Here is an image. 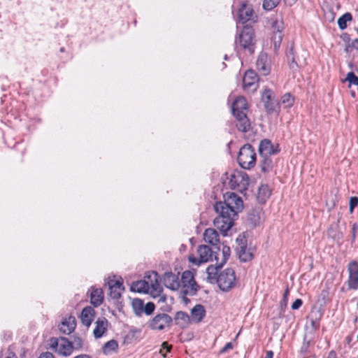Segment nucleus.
I'll use <instances>...</instances> for the list:
<instances>
[{
	"instance_id": "obj_1",
	"label": "nucleus",
	"mask_w": 358,
	"mask_h": 358,
	"mask_svg": "<svg viewBox=\"0 0 358 358\" xmlns=\"http://www.w3.org/2000/svg\"><path fill=\"white\" fill-rule=\"evenodd\" d=\"M224 201L223 202H217L214 208L216 212L224 211L228 215L236 216L243 208V201L236 194L230 192L227 193L224 196Z\"/></svg>"
},
{
	"instance_id": "obj_2",
	"label": "nucleus",
	"mask_w": 358,
	"mask_h": 358,
	"mask_svg": "<svg viewBox=\"0 0 358 358\" xmlns=\"http://www.w3.org/2000/svg\"><path fill=\"white\" fill-rule=\"evenodd\" d=\"M248 103L246 99L239 96L235 99L232 106V112L237 120L236 126L240 131L246 132L250 128V122L246 116Z\"/></svg>"
},
{
	"instance_id": "obj_3",
	"label": "nucleus",
	"mask_w": 358,
	"mask_h": 358,
	"mask_svg": "<svg viewBox=\"0 0 358 358\" xmlns=\"http://www.w3.org/2000/svg\"><path fill=\"white\" fill-rule=\"evenodd\" d=\"M180 294L185 299L186 295L193 296L197 291V285L192 271H185L181 277Z\"/></svg>"
},
{
	"instance_id": "obj_4",
	"label": "nucleus",
	"mask_w": 358,
	"mask_h": 358,
	"mask_svg": "<svg viewBox=\"0 0 358 358\" xmlns=\"http://www.w3.org/2000/svg\"><path fill=\"white\" fill-rule=\"evenodd\" d=\"M238 162L243 169H250L256 162V154L250 145H243L239 151Z\"/></svg>"
},
{
	"instance_id": "obj_5",
	"label": "nucleus",
	"mask_w": 358,
	"mask_h": 358,
	"mask_svg": "<svg viewBox=\"0 0 358 358\" xmlns=\"http://www.w3.org/2000/svg\"><path fill=\"white\" fill-rule=\"evenodd\" d=\"M217 282L220 289L227 292L235 286L236 275L233 269L226 268L221 271L217 278Z\"/></svg>"
},
{
	"instance_id": "obj_6",
	"label": "nucleus",
	"mask_w": 358,
	"mask_h": 358,
	"mask_svg": "<svg viewBox=\"0 0 358 358\" xmlns=\"http://www.w3.org/2000/svg\"><path fill=\"white\" fill-rule=\"evenodd\" d=\"M48 345L56 352L64 356L70 355L73 349L72 343L64 338H51L48 341Z\"/></svg>"
},
{
	"instance_id": "obj_7",
	"label": "nucleus",
	"mask_w": 358,
	"mask_h": 358,
	"mask_svg": "<svg viewBox=\"0 0 358 358\" xmlns=\"http://www.w3.org/2000/svg\"><path fill=\"white\" fill-rule=\"evenodd\" d=\"M212 258L211 249L205 245H199L194 254L189 256V262L194 265H200L201 264L206 263Z\"/></svg>"
},
{
	"instance_id": "obj_8",
	"label": "nucleus",
	"mask_w": 358,
	"mask_h": 358,
	"mask_svg": "<svg viewBox=\"0 0 358 358\" xmlns=\"http://www.w3.org/2000/svg\"><path fill=\"white\" fill-rule=\"evenodd\" d=\"M229 184L232 189L243 191L246 189L249 180L247 174L243 171H234L229 176Z\"/></svg>"
},
{
	"instance_id": "obj_9",
	"label": "nucleus",
	"mask_w": 358,
	"mask_h": 358,
	"mask_svg": "<svg viewBox=\"0 0 358 358\" xmlns=\"http://www.w3.org/2000/svg\"><path fill=\"white\" fill-rule=\"evenodd\" d=\"M144 280L147 282V285H148L150 296L154 298L159 296L162 292V287L159 282L157 273L155 271L148 272L144 276Z\"/></svg>"
},
{
	"instance_id": "obj_10",
	"label": "nucleus",
	"mask_w": 358,
	"mask_h": 358,
	"mask_svg": "<svg viewBox=\"0 0 358 358\" xmlns=\"http://www.w3.org/2000/svg\"><path fill=\"white\" fill-rule=\"evenodd\" d=\"M217 213L219 215L215 218L213 224L221 232L226 233L232 227L234 216L228 215V213H225L224 211H223V213H222V212Z\"/></svg>"
},
{
	"instance_id": "obj_11",
	"label": "nucleus",
	"mask_w": 358,
	"mask_h": 358,
	"mask_svg": "<svg viewBox=\"0 0 358 358\" xmlns=\"http://www.w3.org/2000/svg\"><path fill=\"white\" fill-rule=\"evenodd\" d=\"M172 318L167 314L162 313L155 316L149 322V327L152 330L162 331L171 326Z\"/></svg>"
},
{
	"instance_id": "obj_12",
	"label": "nucleus",
	"mask_w": 358,
	"mask_h": 358,
	"mask_svg": "<svg viewBox=\"0 0 358 358\" xmlns=\"http://www.w3.org/2000/svg\"><path fill=\"white\" fill-rule=\"evenodd\" d=\"M162 282L166 288L180 292V282L178 275L171 272H166L163 275Z\"/></svg>"
},
{
	"instance_id": "obj_13",
	"label": "nucleus",
	"mask_w": 358,
	"mask_h": 358,
	"mask_svg": "<svg viewBox=\"0 0 358 358\" xmlns=\"http://www.w3.org/2000/svg\"><path fill=\"white\" fill-rule=\"evenodd\" d=\"M258 77L252 70L245 72L243 78V85L245 90L254 92L257 88Z\"/></svg>"
},
{
	"instance_id": "obj_14",
	"label": "nucleus",
	"mask_w": 358,
	"mask_h": 358,
	"mask_svg": "<svg viewBox=\"0 0 358 358\" xmlns=\"http://www.w3.org/2000/svg\"><path fill=\"white\" fill-rule=\"evenodd\" d=\"M271 27L273 32V40L274 47L275 48H277L280 46L282 38V31L284 29V24L282 20L280 18H276L272 22Z\"/></svg>"
},
{
	"instance_id": "obj_15",
	"label": "nucleus",
	"mask_w": 358,
	"mask_h": 358,
	"mask_svg": "<svg viewBox=\"0 0 358 358\" xmlns=\"http://www.w3.org/2000/svg\"><path fill=\"white\" fill-rule=\"evenodd\" d=\"M238 16L243 23L252 20L255 18L254 10L251 4L243 1L238 9Z\"/></svg>"
},
{
	"instance_id": "obj_16",
	"label": "nucleus",
	"mask_w": 358,
	"mask_h": 358,
	"mask_svg": "<svg viewBox=\"0 0 358 358\" xmlns=\"http://www.w3.org/2000/svg\"><path fill=\"white\" fill-rule=\"evenodd\" d=\"M348 271L349 273L348 285L349 288L352 289H358V263L352 262L348 265Z\"/></svg>"
},
{
	"instance_id": "obj_17",
	"label": "nucleus",
	"mask_w": 358,
	"mask_h": 358,
	"mask_svg": "<svg viewBox=\"0 0 358 358\" xmlns=\"http://www.w3.org/2000/svg\"><path fill=\"white\" fill-rule=\"evenodd\" d=\"M238 42L243 48H250L254 43V31L250 27H245L239 34Z\"/></svg>"
},
{
	"instance_id": "obj_18",
	"label": "nucleus",
	"mask_w": 358,
	"mask_h": 358,
	"mask_svg": "<svg viewBox=\"0 0 358 358\" xmlns=\"http://www.w3.org/2000/svg\"><path fill=\"white\" fill-rule=\"evenodd\" d=\"M256 66L262 75H268L271 70V62L268 56L266 53H261L257 59Z\"/></svg>"
},
{
	"instance_id": "obj_19",
	"label": "nucleus",
	"mask_w": 358,
	"mask_h": 358,
	"mask_svg": "<svg viewBox=\"0 0 358 358\" xmlns=\"http://www.w3.org/2000/svg\"><path fill=\"white\" fill-rule=\"evenodd\" d=\"M259 151L263 157H267L271 155L277 153L278 150V146L275 148L269 140L264 139L259 143Z\"/></svg>"
},
{
	"instance_id": "obj_20",
	"label": "nucleus",
	"mask_w": 358,
	"mask_h": 358,
	"mask_svg": "<svg viewBox=\"0 0 358 358\" xmlns=\"http://www.w3.org/2000/svg\"><path fill=\"white\" fill-rule=\"evenodd\" d=\"M110 296L113 299H119L124 290L122 282L119 280H110L108 282Z\"/></svg>"
},
{
	"instance_id": "obj_21",
	"label": "nucleus",
	"mask_w": 358,
	"mask_h": 358,
	"mask_svg": "<svg viewBox=\"0 0 358 358\" xmlns=\"http://www.w3.org/2000/svg\"><path fill=\"white\" fill-rule=\"evenodd\" d=\"M273 93L270 90H265L262 94V101L268 113L276 111V106L273 101Z\"/></svg>"
},
{
	"instance_id": "obj_22",
	"label": "nucleus",
	"mask_w": 358,
	"mask_h": 358,
	"mask_svg": "<svg viewBox=\"0 0 358 358\" xmlns=\"http://www.w3.org/2000/svg\"><path fill=\"white\" fill-rule=\"evenodd\" d=\"M76 318L73 316H69L62 320L59 329L64 334H69L76 328Z\"/></svg>"
},
{
	"instance_id": "obj_23",
	"label": "nucleus",
	"mask_w": 358,
	"mask_h": 358,
	"mask_svg": "<svg viewBox=\"0 0 358 358\" xmlns=\"http://www.w3.org/2000/svg\"><path fill=\"white\" fill-rule=\"evenodd\" d=\"M108 326V320L103 317L99 318L95 322V327L93 330V334L95 338H101L106 331Z\"/></svg>"
},
{
	"instance_id": "obj_24",
	"label": "nucleus",
	"mask_w": 358,
	"mask_h": 358,
	"mask_svg": "<svg viewBox=\"0 0 358 358\" xmlns=\"http://www.w3.org/2000/svg\"><path fill=\"white\" fill-rule=\"evenodd\" d=\"M94 314L95 311L92 307L87 306L84 308L80 315L82 323L87 327H90L94 319Z\"/></svg>"
},
{
	"instance_id": "obj_25",
	"label": "nucleus",
	"mask_w": 358,
	"mask_h": 358,
	"mask_svg": "<svg viewBox=\"0 0 358 358\" xmlns=\"http://www.w3.org/2000/svg\"><path fill=\"white\" fill-rule=\"evenodd\" d=\"M103 301V292L101 288L92 287L90 303L94 307L99 306Z\"/></svg>"
},
{
	"instance_id": "obj_26",
	"label": "nucleus",
	"mask_w": 358,
	"mask_h": 358,
	"mask_svg": "<svg viewBox=\"0 0 358 358\" xmlns=\"http://www.w3.org/2000/svg\"><path fill=\"white\" fill-rule=\"evenodd\" d=\"M203 236L205 242L213 245L219 243V234L213 229L209 228L206 229Z\"/></svg>"
},
{
	"instance_id": "obj_27",
	"label": "nucleus",
	"mask_w": 358,
	"mask_h": 358,
	"mask_svg": "<svg viewBox=\"0 0 358 358\" xmlns=\"http://www.w3.org/2000/svg\"><path fill=\"white\" fill-rule=\"evenodd\" d=\"M231 254V249L229 246L222 245L221 255L217 254L215 256L216 265L221 267L228 259Z\"/></svg>"
},
{
	"instance_id": "obj_28",
	"label": "nucleus",
	"mask_w": 358,
	"mask_h": 358,
	"mask_svg": "<svg viewBox=\"0 0 358 358\" xmlns=\"http://www.w3.org/2000/svg\"><path fill=\"white\" fill-rule=\"evenodd\" d=\"M205 316V310L201 305H196L191 310V320L194 322H201Z\"/></svg>"
},
{
	"instance_id": "obj_29",
	"label": "nucleus",
	"mask_w": 358,
	"mask_h": 358,
	"mask_svg": "<svg viewBox=\"0 0 358 358\" xmlns=\"http://www.w3.org/2000/svg\"><path fill=\"white\" fill-rule=\"evenodd\" d=\"M144 279L133 282L131 286V290L138 293H145L150 295V291L148 289V285Z\"/></svg>"
},
{
	"instance_id": "obj_30",
	"label": "nucleus",
	"mask_w": 358,
	"mask_h": 358,
	"mask_svg": "<svg viewBox=\"0 0 358 358\" xmlns=\"http://www.w3.org/2000/svg\"><path fill=\"white\" fill-rule=\"evenodd\" d=\"M175 320L178 325L184 328L189 325L190 322V317L185 312L179 311L176 314Z\"/></svg>"
},
{
	"instance_id": "obj_31",
	"label": "nucleus",
	"mask_w": 358,
	"mask_h": 358,
	"mask_svg": "<svg viewBox=\"0 0 358 358\" xmlns=\"http://www.w3.org/2000/svg\"><path fill=\"white\" fill-rule=\"evenodd\" d=\"M271 192L266 185H261L257 192V199L260 203H265L271 196Z\"/></svg>"
},
{
	"instance_id": "obj_32",
	"label": "nucleus",
	"mask_w": 358,
	"mask_h": 358,
	"mask_svg": "<svg viewBox=\"0 0 358 358\" xmlns=\"http://www.w3.org/2000/svg\"><path fill=\"white\" fill-rule=\"evenodd\" d=\"M118 348V344L116 341L110 340L105 343L103 347V353L106 355H111L116 352Z\"/></svg>"
},
{
	"instance_id": "obj_33",
	"label": "nucleus",
	"mask_w": 358,
	"mask_h": 358,
	"mask_svg": "<svg viewBox=\"0 0 358 358\" xmlns=\"http://www.w3.org/2000/svg\"><path fill=\"white\" fill-rule=\"evenodd\" d=\"M217 265L216 266H210L206 269V278L207 280L210 283L214 282L215 281L217 282V278L218 276L217 271Z\"/></svg>"
},
{
	"instance_id": "obj_34",
	"label": "nucleus",
	"mask_w": 358,
	"mask_h": 358,
	"mask_svg": "<svg viewBox=\"0 0 358 358\" xmlns=\"http://www.w3.org/2000/svg\"><path fill=\"white\" fill-rule=\"evenodd\" d=\"M131 306L136 315H140L143 311L144 304L142 300L134 299L131 301Z\"/></svg>"
},
{
	"instance_id": "obj_35",
	"label": "nucleus",
	"mask_w": 358,
	"mask_h": 358,
	"mask_svg": "<svg viewBox=\"0 0 358 358\" xmlns=\"http://www.w3.org/2000/svg\"><path fill=\"white\" fill-rule=\"evenodd\" d=\"M294 97L289 93L285 94L281 98L280 103L285 108H290L294 104Z\"/></svg>"
},
{
	"instance_id": "obj_36",
	"label": "nucleus",
	"mask_w": 358,
	"mask_h": 358,
	"mask_svg": "<svg viewBox=\"0 0 358 358\" xmlns=\"http://www.w3.org/2000/svg\"><path fill=\"white\" fill-rule=\"evenodd\" d=\"M352 20V15L350 13H345L338 20V24L341 29H345L347 27V22Z\"/></svg>"
},
{
	"instance_id": "obj_37",
	"label": "nucleus",
	"mask_w": 358,
	"mask_h": 358,
	"mask_svg": "<svg viewBox=\"0 0 358 358\" xmlns=\"http://www.w3.org/2000/svg\"><path fill=\"white\" fill-rule=\"evenodd\" d=\"M280 0H264L263 8L266 10H271L278 6Z\"/></svg>"
},
{
	"instance_id": "obj_38",
	"label": "nucleus",
	"mask_w": 358,
	"mask_h": 358,
	"mask_svg": "<svg viewBox=\"0 0 358 358\" xmlns=\"http://www.w3.org/2000/svg\"><path fill=\"white\" fill-rule=\"evenodd\" d=\"M345 81L348 82L349 87L351 85H358V77L353 72H349L347 74Z\"/></svg>"
},
{
	"instance_id": "obj_39",
	"label": "nucleus",
	"mask_w": 358,
	"mask_h": 358,
	"mask_svg": "<svg viewBox=\"0 0 358 358\" xmlns=\"http://www.w3.org/2000/svg\"><path fill=\"white\" fill-rule=\"evenodd\" d=\"M272 166L271 159L267 157H264L262 163L261 164L262 170L264 172H268L271 170Z\"/></svg>"
},
{
	"instance_id": "obj_40",
	"label": "nucleus",
	"mask_w": 358,
	"mask_h": 358,
	"mask_svg": "<svg viewBox=\"0 0 358 358\" xmlns=\"http://www.w3.org/2000/svg\"><path fill=\"white\" fill-rule=\"evenodd\" d=\"M171 349V345H169L167 342H164L162 344V347L159 350V353L163 356L166 357V354L170 352Z\"/></svg>"
},
{
	"instance_id": "obj_41",
	"label": "nucleus",
	"mask_w": 358,
	"mask_h": 358,
	"mask_svg": "<svg viewBox=\"0 0 358 358\" xmlns=\"http://www.w3.org/2000/svg\"><path fill=\"white\" fill-rule=\"evenodd\" d=\"M261 215L262 212L260 210H257V217L255 215H250V220L255 224H257V223L260 222L261 220Z\"/></svg>"
},
{
	"instance_id": "obj_42",
	"label": "nucleus",
	"mask_w": 358,
	"mask_h": 358,
	"mask_svg": "<svg viewBox=\"0 0 358 358\" xmlns=\"http://www.w3.org/2000/svg\"><path fill=\"white\" fill-rule=\"evenodd\" d=\"M239 257L242 261L246 262L252 258V255L250 253H245V250L242 249L240 252Z\"/></svg>"
},
{
	"instance_id": "obj_43",
	"label": "nucleus",
	"mask_w": 358,
	"mask_h": 358,
	"mask_svg": "<svg viewBox=\"0 0 358 358\" xmlns=\"http://www.w3.org/2000/svg\"><path fill=\"white\" fill-rule=\"evenodd\" d=\"M358 204V198L356 196L350 197V211L352 213L354 208Z\"/></svg>"
},
{
	"instance_id": "obj_44",
	"label": "nucleus",
	"mask_w": 358,
	"mask_h": 358,
	"mask_svg": "<svg viewBox=\"0 0 358 358\" xmlns=\"http://www.w3.org/2000/svg\"><path fill=\"white\" fill-rule=\"evenodd\" d=\"M143 310L147 315H150L155 310V305L152 303H148Z\"/></svg>"
},
{
	"instance_id": "obj_45",
	"label": "nucleus",
	"mask_w": 358,
	"mask_h": 358,
	"mask_svg": "<svg viewBox=\"0 0 358 358\" xmlns=\"http://www.w3.org/2000/svg\"><path fill=\"white\" fill-rule=\"evenodd\" d=\"M73 348H80L82 345V341L79 337H75L73 343H71Z\"/></svg>"
},
{
	"instance_id": "obj_46",
	"label": "nucleus",
	"mask_w": 358,
	"mask_h": 358,
	"mask_svg": "<svg viewBox=\"0 0 358 358\" xmlns=\"http://www.w3.org/2000/svg\"><path fill=\"white\" fill-rule=\"evenodd\" d=\"M302 305V301L299 299H296L294 303L292 304V308L293 310H296L299 308Z\"/></svg>"
},
{
	"instance_id": "obj_47",
	"label": "nucleus",
	"mask_w": 358,
	"mask_h": 358,
	"mask_svg": "<svg viewBox=\"0 0 358 358\" xmlns=\"http://www.w3.org/2000/svg\"><path fill=\"white\" fill-rule=\"evenodd\" d=\"M38 358H55L54 357V355L49 352H44V353H42Z\"/></svg>"
},
{
	"instance_id": "obj_48",
	"label": "nucleus",
	"mask_w": 358,
	"mask_h": 358,
	"mask_svg": "<svg viewBox=\"0 0 358 358\" xmlns=\"http://www.w3.org/2000/svg\"><path fill=\"white\" fill-rule=\"evenodd\" d=\"M301 65H302V64H301V63H299V62H298L295 61V59H293V61H292V63H291V64H290V68H291V69H294L295 67H297V66H301Z\"/></svg>"
},
{
	"instance_id": "obj_49",
	"label": "nucleus",
	"mask_w": 358,
	"mask_h": 358,
	"mask_svg": "<svg viewBox=\"0 0 358 358\" xmlns=\"http://www.w3.org/2000/svg\"><path fill=\"white\" fill-rule=\"evenodd\" d=\"M233 348L232 344L231 343H227L226 345L222 350V352H226L229 349H231Z\"/></svg>"
},
{
	"instance_id": "obj_50",
	"label": "nucleus",
	"mask_w": 358,
	"mask_h": 358,
	"mask_svg": "<svg viewBox=\"0 0 358 358\" xmlns=\"http://www.w3.org/2000/svg\"><path fill=\"white\" fill-rule=\"evenodd\" d=\"M273 352L271 350L267 351L264 358H273Z\"/></svg>"
},
{
	"instance_id": "obj_51",
	"label": "nucleus",
	"mask_w": 358,
	"mask_h": 358,
	"mask_svg": "<svg viewBox=\"0 0 358 358\" xmlns=\"http://www.w3.org/2000/svg\"><path fill=\"white\" fill-rule=\"evenodd\" d=\"M74 358H90V357L86 355H78Z\"/></svg>"
},
{
	"instance_id": "obj_52",
	"label": "nucleus",
	"mask_w": 358,
	"mask_h": 358,
	"mask_svg": "<svg viewBox=\"0 0 358 358\" xmlns=\"http://www.w3.org/2000/svg\"><path fill=\"white\" fill-rule=\"evenodd\" d=\"M6 358H17V357L15 355H10L6 357Z\"/></svg>"
},
{
	"instance_id": "obj_53",
	"label": "nucleus",
	"mask_w": 358,
	"mask_h": 358,
	"mask_svg": "<svg viewBox=\"0 0 358 358\" xmlns=\"http://www.w3.org/2000/svg\"><path fill=\"white\" fill-rule=\"evenodd\" d=\"M288 293H289V291H288V289H287V290L285 291V294H284V298H285V299L287 297V296Z\"/></svg>"
},
{
	"instance_id": "obj_54",
	"label": "nucleus",
	"mask_w": 358,
	"mask_h": 358,
	"mask_svg": "<svg viewBox=\"0 0 358 358\" xmlns=\"http://www.w3.org/2000/svg\"><path fill=\"white\" fill-rule=\"evenodd\" d=\"M353 45L354 44H357V46H358V39H355L353 42H352Z\"/></svg>"
},
{
	"instance_id": "obj_55",
	"label": "nucleus",
	"mask_w": 358,
	"mask_h": 358,
	"mask_svg": "<svg viewBox=\"0 0 358 358\" xmlns=\"http://www.w3.org/2000/svg\"><path fill=\"white\" fill-rule=\"evenodd\" d=\"M353 229L355 230V225H353Z\"/></svg>"
},
{
	"instance_id": "obj_56",
	"label": "nucleus",
	"mask_w": 358,
	"mask_h": 358,
	"mask_svg": "<svg viewBox=\"0 0 358 358\" xmlns=\"http://www.w3.org/2000/svg\"><path fill=\"white\" fill-rule=\"evenodd\" d=\"M293 1H296V0H292Z\"/></svg>"
},
{
	"instance_id": "obj_57",
	"label": "nucleus",
	"mask_w": 358,
	"mask_h": 358,
	"mask_svg": "<svg viewBox=\"0 0 358 358\" xmlns=\"http://www.w3.org/2000/svg\"><path fill=\"white\" fill-rule=\"evenodd\" d=\"M0 358H1V357H0Z\"/></svg>"
}]
</instances>
